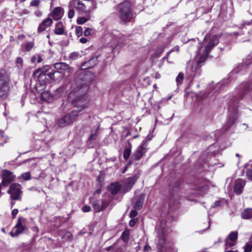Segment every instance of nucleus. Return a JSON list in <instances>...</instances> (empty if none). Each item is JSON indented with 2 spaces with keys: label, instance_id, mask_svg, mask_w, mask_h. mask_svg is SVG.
<instances>
[{
  "label": "nucleus",
  "instance_id": "36",
  "mask_svg": "<svg viewBox=\"0 0 252 252\" xmlns=\"http://www.w3.org/2000/svg\"><path fill=\"white\" fill-rule=\"evenodd\" d=\"M252 251V244L247 243L244 247V252H251Z\"/></svg>",
  "mask_w": 252,
  "mask_h": 252
},
{
  "label": "nucleus",
  "instance_id": "47",
  "mask_svg": "<svg viewBox=\"0 0 252 252\" xmlns=\"http://www.w3.org/2000/svg\"><path fill=\"white\" fill-rule=\"evenodd\" d=\"M136 221H137V220L136 219H131L129 221V224L130 226H133L135 224Z\"/></svg>",
  "mask_w": 252,
  "mask_h": 252
},
{
  "label": "nucleus",
  "instance_id": "37",
  "mask_svg": "<svg viewBox=\"0 0 252 252\" xmlns=\"http://www.w3.org/2000/svg\"><path fill=\"white\" fill-rule=\"evenodd\" d=\"M75 33H76V34L78 36H81L82 34V33H83V29H82V28L81 27H80V26L76 27V30H75Z\"/></svg>",
  "mask_w": 252,
  "mask_h": 252
},
{
  "label": "nucleus",
  "instance_id": "55",
  "mask_svg": "<svg viewBox=\"0 0 252 252\" xmlns=\"http://www.w3.org/2000/svg\"><path fill=\"white\" fill-rule=\"evenodd\" d=\"M35 15L39 17L41 15V12L40 11H36L34 12Z\"/></svg>",
  "mask_w": 252,
  "mask_h": 252
},
{
  "label": "nucleus",
  "instance_id": "63",
  "mask_svg": "<svg viewBox=\"0 0 252 252\" xmlns=\"http://www.w3.org/2000/svg\"><path fill=\"white\" fill-rule=\"evenodd\" d=\"M1 231H2L3 232L5 233V231L4 228H2L1 229Z\"/></svg>",
  "mask_w": 252,
  "mask_h": 252
},
{
  "label": "nucleus",
  "instance_id": "17",
  "mask_svg": "<svg viewBox=\"0 0 252 252\" xmlns=\"http://www.w3.org/2000/svg\"><path fill=\"white\" fill-rule=\"evenodd\" d=\"M41 98L48 102L52 101L53 100L52 95L48 91H44L41 93Z\"/></svg>",
  "mask_w": 252,
  "mask_h": 252
},
{
  "label": "nucleus",
  "instance_id": "7",
  "mask_svg": "<svg viewBox=\"0 0 252 252\" xmlns=\"http://www.w3.org/2000/svg\"><path fill=\"white\" fill-rule=\"evenodd\" d=\"M23 220H24V219L22 217H18L16 225L13 228L10 233V235L12 237H17L24 230L25 226L23 225Z\"/></svg>",
  "mask_w": 252,
  "mask_h": 252
},
{
  "label": "nucleus",
  "instance_id": "40",
  "mask_svg": "<svg viewBox=\"0 0 252 252\" xmlns=\"http://www.w3.org/2000/svg\"><path fill=\"white\" fill-rule=\"evenodd\" d=\"M75 14V11L73 8H70L68 12V17L70 19L72 18Z\"/></svg>",
  "mask_w": 252,
  "mask_h": 252
},
{
  "label": "nucleus",
  "instance_id": "6",
  "mask_svg": "<svg viewBox=\"0 0 252 252\" xmlns=\"http://www.w3.org/2000/svg\"><path fill=\"white\" fill-rule=\"evenodd\" d=\"M69 8H75L86 15H89L93 11L90 7L86 9V6L80 0H71L69 4Z\"/></svg>",
  "mask_w": 252,
  "mask_h": 252
},
{
  "label": "nucleus",
  "instance_id": "20",
  "mask_svg": "<svg viewBox=\"0 0 252 252\" xmlns=\"http://www.w3.org/2000/svg\"><path fill=\"white\" fill-rule=\"evenodd\" d=\"M144 198V195L143 194H141L137 201L134 204V207L135 209L140 210L142 208L143 204Z\"/></svg>",
  "mask_w": 252,
  "mask_h": 252
},
{
  "label": "nucleus",
  "instance_id": "8",
  "mask_svg": "<svg viewBox=\"0 0 252 252\" xmlns=\"http://www.w3.org/2000/svg\"><path fill=\"white\" fill-rule=\"evenodd\" d=\"M1 177L2 184L4 187L7 186L15 179V176L12 174V173L7 170H3Z\"/></svg>",
  "mask_w": 252,
  "mask_h": 252
},
{
  "label": "nucleus",
  "instance_id": "26",
  "mask_svg": "<svg viewBox=\"0 0 252 252\" xmlns=\"http://www.w3.org/2000/svg\"><path fill=\"white\" fill-rule=\"evenodd\" d=\"M43 61L42 58L39 55H35L32 58L31 61L32 63H35L36 62L37 63H40Z\"/></svg>",
  "mask_w": 252,
  "mask_h": 252
},
{
  "label": "nucleus",
  "instance_id": "39",
  "mask_svg": "<svg viewBox=\"0 0 252 252\" xmlns=\"http://www.w3.org/2000/svg\"><path fill=\"white\" fill-rule=\"evenodd\" d=\"M6 71L3 69H0V79L7 77Z\"/></svg>",
  "mask_w": 252,
  "mask_h": 252
},
{
  "label": "nucleus",
  "instance_id": "10",
  "mask_svg": "<svg viewBox=\"0 0 252 252\" xmlns=\"http://www.w3.org/2000/svg\"><path fill=\"white\" fill-rule=\"evenodd\" d=\"M98 63L97 57H93L89 61L83 63L81 66L82 70H86L94 66Z\"/></svg>",
  "mask_w": 252,
  "mask_h": 252
},
{
  "label": "nucleus",
  "instance_id": "49",
  "mask_svg": "<svg viewBox=\"0 0 252 252\" xmlns=\"http://www.w3.org/2000/svg\"><path fill=\"white\" fill-rule=\"evenodd\" d=\"M151 250V247L149 245H146L144 248V251L145 252H149Z\"/></svg>",
  "mask_w": 252,
  "mask_h": 252
},
{
  "label": "nucleus",
  "instance_id": "16",
  "mask_svg": "<svg viewBox=\"0 0 252 252\" xmlns=\"http://www.w3.org/2000/svg\"><path fill=\"white\" fill-rule=\"evenodd\" d=\"M64 27L62 22H58L55 27V33L58 35H62L64 32Z\"/></svg>",
  "mask_w": 252,
  "mask_h": 252
},
{
  "label": "nucleus",
  "instance_id": "4",
  "mask_svg": "<svg viewBox=\"0 0 252 252\" xmlns=\"http://www.w3.org/2000/svg\"><path fill=\"white\" fill-rule=\"evenodd\" d=\"M49 66H46L42 68L38 69L33 73L32 76L37 79H53L55 77L54 75L59 73V72H49Z\"/></svg>",
  "mask_w": 252,
  "mask_h": 252
},
{
  "label": "nucleus",
  "instance_id": "24",
  "mask_svg": "<svg viewBox=\"0 0 252 252\" xmlns=\"http://www.w3.org/2000/svg\"><path fill=\"white\" fill-rule=\"evenodd\" d=\"M238 233L237 231L231 232L227 237L226 240H230L231 241L235 242L238 239Z\"/></svg>",
  "mask_w": 252,
  "mask_h": 252
},
{
  "label": "nucleus",
  "instance_id": "56",
  "mask_svg": "<svg viewBox=\"0 0 252 252\" xmlns=\"http://www.w3.org/2000/svg\"><path fill=\"white\" fill-rule=\"evenodd\" d=\"M251 22H252V20H251V22H247V23H245V24H243L242 25V26L244 27V26L245 25H246V24H247V25H250V24H251Z\"/></svg>",
  "mask_w": 252,
  "mask_h": 252
},
{
  "label": "nucleus",
  "instance_id": "23",
  "mask_svg": "<svg viewBox=\"0 0 252 252\" xmlns=\"http://www.w3.org/2000/svg\"><path fill=\"white\" fill-rule=\"evenodd\" d=\"M34 46V43L33 41L26 42L22 45V47L25 49L27 52L30 51Z\"/></svg>",
  "mask_w": 252,
  "mask_h": 252
},
{
  "label": "nucleus",
  "instance_id": "18",
  "mask_svg": "<svg viewBox=\"0 0 252 252\" xmlns=\"http://www.w3.org/2000/svg\"><path fill=\"white\" fill-rule=\"evenodd\" d=\"M109 189L112 194H116L120 189V185L118 183H112L109 186Z\"/></svg>",
  "mask_w": 252,
  "mask_h": 252
},
{
  "label": "nucleus",
  "instance_id": "31",
  "mask_svg": "<svg viewBox=\"0 0 252 252\" xmlns=\"http://www.w3.org/2000/svg\"><path fill=\"white\" fill-rule=\"evenodd\" d=\"M225 244L226 246L225 249H227L229 248L234 246L235 245L236 242L234 241H231L230 240H225Z\"/></svg>",
  "mask_w": 252,
  "mask_h": 252
},
{
  "label": "nucleus",
  "instance_id": "59",
  "mask_svg": "<svg viewBox=\"0 0 252 252\" xmlns=\"http://www.w3.org/2000/svg\"><path fill=\"white\" fill-rule=\"evenodd\" d=\"M219 202H217L216 201L215 203V206H219Z\"/></svg>",
  "mask_w": 252,
  "mask_h": 252
},
{
  "label": "nucleus",
  "instance_id": "38",
  "mask_svg": "<svg viewBox=\"0 0 252 252\" xmlns=\"http://www.w3.org/2000/svg\"><path fill=\"white\" fill-rule=\"evenodd\" d=\"M147 142V140H144L142 141L141 145L139 146L138 149H141L142 151L145 152L146 151V147L145 146L146 143Z\"/></svg>",
  "mask_w": 252,
  "mask_h": 252
},
{
  "label": "nucleus",
  "instance_id": "3",
  "mask_svg": "<svg viewBox=\"0 0 252 252\" xmlns=\"http://www.w3.org/2000/svg\"><path fill=\"white\" fill-rule=\"evenodd\" d=\"M118 14L121 21L125 23L129 22L133 18V14L131 3L128 1H125L116 6Z\"/></svg>",
  "mask_w": 252,
  "mask_h": 252
},
{
  "label": "nucleus",
  "instance_id": "45",
  "mask_svg": "<svg viewBox=\"0 0 252 252\" xmlns=\"http://www.w3.org/2000/svg\"><path fill=\"white\" fill-rule=\"evenodd\" d=\"M91 210V207L89 206L85 205L83 206L82 208V210L84 212H89Z\"/></svg>",
  "mask_w": 252,
  "mask_h": 252
},
{
  "label": "nucleus",
  "instance_id": "25",
  "mask_svg": "<svg viewBox=\"0 0 252 252\" xmlns=\"http://www.w3.org/2000/svg\"><path fill=\"white\" fill-rule=\"evenodd\" d=\"M87 15L88 16V17H82L78 18L77 23L79 25H82L89 21L90 20V14Z\"/></svg>",
  "mask_w": 252,
  "mask_h": 252
},
{
  "label": "nucleus",
  "instance_id": "27",
  "mask_svg": "<svg viewBox=\"0 0 252 252\" xmlns=\"http://www.w3.org/2000/svg\"><path fill=\"white\" fill-rule=\"evenodd\" d=\"M93 208L96 212H100L103 209L102 207H100L97 201H95L93 202Z\"/></svg>",
  "mask_w": 252,
  "mask_h": 252
},
{
  "label": "nucleus",
  "instance_id": "33",
  "mask_svg": "<svg viewBox=\"0 0 252 252\" xmlns=\"http://www.w3.org/2000/svg\"><path fill=\"white\" fill-rule=\"evenodd\" d=\"M144 152L142 151L141 149H137L135 153V158L137 159H140L143 155Z\"/></svg>",
  "mask_w": 252,
  "mask_h": 252
},
{
  "label": "nucleus",
  "instance_id": "43",
  "mask_svg": "<svg viewBox=\"0 0 252 252\" xmlns=\"http://www.w3.org/2000/svg\"><path fill=\"white\" fill-rule=\"evenodd\" d=\"M92 29L90 28H87L84 31V35L85 36H88L92 34Z\"/></svg>",
  "mask_w": 252,
  "mask_h": 252
},
{
  "label": "nucleus",
  "instance_id": "29",
  "mask_svg": "<svg viewBox=\"0 0 252 252\" xmlns=\"http://www.w3.org/2000/svg\"><path fill=\"white\" fill-rule=\"evenodd\" d=\"M129 232L128 231H125L123 232L122 235V240L125 242L127 241L129 239Z\"/></svg>",
  "mask_w": 252,
  "mask_h": 252
},
{
  "label": "nucleus",
  "instance_id": "64",
  "mask_svg": "<svg viewBox=\"0 0 252 252\" xmlns=\"http://www.w3.org/2000/svg\"><path fill=\"white\" fill-rule=\"evenodd\" d=\"M138 137V135H136L135 136H134V138H137Z\"/></svg>",
  "mask_w": 252,
  "mask_h": 252
},
{
  "label": "nucleus",
  "instance_id": "2",
  "mask_svg": "<svg viewBox=\"0 0 252 252\" xmlns=\"http://www.w3.org/2000/svg\"><path fill=\"white\" fill-rule=\"evenodd\" d=\"M219 43V39L217 36H211V35H206L204 39L203 43L202 46L199 49L198 55L197 57L198 59L197 63H195L193 67L191 68L192 72H189L190 69H188L189 74H190V77H196V74H198L199 69L198 66L199 64L203 63L207 57L209 53L212 48Z\"/></svg>",
  "mask_w": 252,
  "mask_h": 252
},
{
  "label": "nucleus",
  "instance_id": "48",
  "mask_svg": "<svg viewBox=\"0 0 252 252\" xmlns=\"http://www.w3.org/2000/svg\"><path fill=\"white\" fill-rule=\"evenodd\" d=\"M177 51V52H179V47L178 46H176L175 47L174 49H171V50H170L168 53H167V56H169V55L170 54V53H171V52H173V51Z\"/></svg>",
  "mask_w": 252,
  "mask_h": 252
},
{
  "label": "nucleus",
  "instance_id": "60",
  "mask_svg": "<svg viewBox=\"0 0 252 252\" xmlns=\"http://www.w3.org/2000/svg\"><path fill=\"white\" fill-rule=\"evenodd\" d=\"M195 41V39H189L187 41V42H189V41Z\"/></svg>",
  "mask_w": 252,
  "mask_h": 252
},
{
  "label": "nucleus",
  "instance_id": "42",
  "mask_svg": "<svg viewBox=\"0 0 252 252\" xmlns=\"http://www.w3.org/2000/svg\"><path fill=\"white\" fill-rule=\"evenodd\" d=\"M246 175L248 179L251 181H252V169L248 170L246 173Z\"/></svg>",
  "mask_w": 252,
  "mask_h": 252
},
{
  "label": "nucleus",
  "instance_id": "15",
  "mask_svg": "<svg viewBox=\"0 0 252 252\" xmlns=\"http://www.w3.org/2000/svg\"><path fill=\"white\" fill-rule=\"evenodd\" d=\"M243 68V64H238L236 65L233 69L229 74V78H233L235 77V75L242 71Z\"/></svg>",
  "mask_w": 252,
  "mask_h": 252
},
{
  "label": "nucleus",
  "instance_id": "62",
  "mask_svg": "<svg viewBox=\"0 0 252 252\" xmlns=\"http://www.w3.org/2000/svg\"><path fill=\"white\" fill-rule=\"evenodd\" d=\"M127 169V167H126L124 170L123 171V173H125Z\"/></svg>",
  "mask_w": 252,
  "mask_h": 252
},
{
  "label": "nucleus",
  "instance_id": "54",
  "mask_svg": "<svg viewBox=\"0 0 252 252\" xmlns=\"http://www.w3.org/2000/svg\"><path fill=\"white\" fill-rule=\"evenodd\" d=\"M6 103H4V108H5V112L3 113V115L5 116V117H7V115H8V114L6 112Z\"/></svg>",
  "mask_w": 252,
  "mask_h": 252
},
{
  "label": "nucleus",
  "instance_id": "11",
  "mask_svg": "<svg viewBox=\"0 0 252 252\" xmlns=\"http://www.w3.org/2000/svg\"><path fill=\"white\" fill-rule=\"evenodd\" d=\"M63 14V9L61 7H57L53 10L51 16L55 20H59L62 18Z\"/></svg>",
  "mask_w": 252,
  "mask_h": 252
},
{
  "label": "nucleus",
  "instance_id": "52",
  "mask_svg": "<svg viewBox=\"0 0 252 252\" xmlns=\"http://www.w3.org/2000/svg\"><path fill=\"white\" fill-rule=\"evenodd\" d=\"M47 28L44 27V26H42V30H39V26H38V30H37V31H38V32L39 33H40L42 32H43L45 30V29H46Z\"/></svg>",
  "mask_w": 252,
  "mask_h": 252
},
{
  "label": "nucleus",
  "instance_id": "30",
  "mask_svg": "<svg viewBox=\"0 0 252 252\" xmlns=\"http://www.w3.org/2000/svg\"><path fill=\"white\" fill-rule=\"evenodd\" d=\"M22 178L24 179L25 180H29L31 179V175L30 172H27L22 173L20 176Z\"/></svg>",
  "mask_w": 252,
  "mask_h": 252
},
{
  "label": "nucleus",
  "instance_id": "61",
  "mask_svg": "<svg viewBox=\"0 0 252 252\" xmlns=\"http://www.w3.org/2000/svg\"><path fill=\"white\" fill-rule=\"evenodd\" d=\"M156 75H157V76H156V78H159V77H160V74H159L156 73Z\"/></svg>",
  "mask_w": 252,
  "mask_h": 252
},
{
  "label": "nucleus",
  "instance_id": "28",
  "mask_svg": "<svg viewBox=\"0 0 252 252\" xmlns=\"http://www.w3.org/2000/svg\"><path fill=\"white\" fill-rule=\"evenodd\" d=\"M15 63L16 66L18 68H22L23 65V60L21 57H17Z\"/></svg>",
  "mask_w": 252,
  "mask_h": 252
},
{
  "label": "nucleus",
  "instance_id": "19",
  "mask_svg": "<svg viewBox=\"0 0 252 252\" xmlns=\"http://www.w3.org/2000/svg\"><path fill=\"white\" fill-rule=\"evenodd\" d=\"M245 185L244 182H240L237 183L234 188V191L238 194H240L242 192V189Z\"/></svg>",
  "mask_w": 252,
  "mask_h": 252
},
{
  "label": "nucleus",
  "instance_id": "9",
  "mask_svg": "<svg viewBox=\"0 0 252 252\" xmlns=\"http://www.w3.org/2000/svg\"><path fill=\"white\" fill-rule=\"evenodd\" d=\"M112 38V41L111 44L112 47L115 46V48H116L118 45L123 44L125 39L124 36L122 35L117 31H116L115 33L113 34Z\"/></svg>",
  "mask_w": 252,
  "mask_h": 252
},
{
  "label": "nucleus",
  "instance_id": "58",
  "mask_svg": "<svg viewBox=\"0 0 252 252\" xmlns=\"http://www.w3.org/2000/svg\"><path fill=\"white\" fill-rule=\"evenodd\" d=\"M3 134H4V132L3 131H0V134L1 135V136L3 137L4 136L3 135Z\"/></svg>",
  "mask_w": 252,
  "mask_h": 252
},
{
  "label": "nucleus",
  "instance_id": "14",
  "mask_svg": "<svg viewBox=\"0 0 252 252\" xmlns=\"http://www.w3.org/2000/svg\"><path fill=\"white\" fill-rule=\"evenodd\" d=\"M136 179L134 177H130L127 178L125 182V188L126 189V191H128L131 189L133 185L135 184Z\"/></svg>",
  "mask_w": 252,
  "mask_h": 252
},
{
  "label": "nucleus",
  "instance_id": "12",
  "mask_svg": "<svg viewBox=\"0 0 252 252\" xmlns=\"http://www.w3.org/2000/svg\"><path fill=\"white\" fill-rule=\"evenodd\" d=\"M31 81H32L31 80ZM31 83L34 84V88L37 91H42L45 87V80H32Z\"/></svg>",
  "mask_w": 252,
  "mask_h": 252
},
{
  "label": "nucleus",
  "instance_id": "22",
  "mask_svg": "<svg viewBox=\"0 0 252 252\" xmlns=\"http://www.w3.org/2000/svg\"><path fill=\"white\" fill-rule=\"evenodd\" d=\"M52 19L51 18H48L42 21L39 25V30H42V26H44L46 28L50 27L52 24Z\"/></svg>",
  "mask_w": 252,
  "mask_h": 252
},
{
  "label": "nucleus",
  "instance_id": "34",
  "mask_svg": "<svg viewBox=\"0 0 252 252\" xmlns=\"http://www.w3.org/2000/svg\"><path fill=\"white\" fill-rule=\"evenodd\" d=\"M130 153H131V149L128 148H126L125 150L124 153V158L127 159L129 157V156L130 155Z\"/></svg>",
  "mask_w": 252,
  "mask_h": 252
},
{
  "label": "nucleus",
  "instance_id": "13",
  "mask_svg": "<svg viewBox=\"0 0 252 252\" xmlns=\"http://www.w3.org/2000/svg\"><path fill=\"white\" fill-rule=\"evenodd\" d=\"M54 67L57 70H63L70 72L71 71L70 67L65 63H57L54 64Z\"/></svg>",
  "mask_w": 252,
  "mask_h": 252
},
{
  "label": "nucleus",
  "instance_id": "53",
  "mask_svg": "<svg viewBox=\"0 0 252 252\" xmlns=\"http://www.w3.org/2000/svg\"><path fill=\"white\" fill-rule=\"evenodd\" d=\"M163 48L160 47L158 50H157V54H160V53H161L163 52Z\"/></svg>",
  "mask_w": 252,
  "mask_h": 252
},
{
  "label": "nucleus",
  "instance_id": "21",
  "mask_svg": "<svg viewBox=\"0 0 252 252\" xmlns=\"http://www.w3.org/2000/svg\"><path fill=\"white\" fill-rule=\"evenodd\" d=\"M244 219H250L252 218V209L247 208L245 209L241 215Z\"/></svg>",
  "mask_w": 252,
  "mask_h": 252
},
{
  "label": "nucleus",
  "instance_id": "35",
  "mask_svg": "<svg viewBox=\"0 0 252 252\" xmlns=\"http://www.w3.org/2000/svg\"><path fill=\"white\" fill-rule=\"evenodd\" d=\"M80 57V55L78 52H73L69 55V58L73 60H76Z\"/></svg>",
  "mask_w": 252,
  "mask_h": 252
},
{
  "label": "nucleus",
  "instance_id": "46",
  "mask_svg": "<svg viewBox=\"0 0 252 252\" xmlns=\"http://www.w3.org/2000/svg\"><path fill=\"white\" fill-rule=\"evenodd\" d=\"M18 210L17 209H14L12 211L11 215L13 218H15L16 216L18 214Z\"/></svg>",
  "mask_w": 252,
  "mask_h": 252
},
{
  "label": "nucleus",
  "instance_id": "32",
  "mask_svg": "<svg viewBox=\"0 0 252 252\" xmlns=\"http://www.w3.org/2000/svg\"><path fill=\"white\" fill-rule=\"evenodd\" d=\"M98 128H96L94 131L91 134L90 136L89 140L93 141L96 139L97 134H98Z\"/></svg>",
  "mask_w": 252,
  "mask_h": 252
},
{
  "label": "nucleus",
  "instance_id": "44",
  "mask_svg": "<svg viewBox=\"0 0 252 252\" xmlns=\"http://www.w3.org/2000/svg\"><path fill=\"white\" fill-rule=\"evenodd\" d=\"M138 214V212L135 210H132L131 211V212L130 213V217L131 218H133L134 217H135V216H136Z\"/></svg>",
  "mask_w": 252,
  "mask_h": 252
},
{
  "label": "nucleus",
  "instance_id": "51",
  "mask_svg": "<svg viewBox=\"0 0 252 252\" xmlns=\"http://www.w3.org/2000/svg\"><path fill=\"white\" fill-rule=\"evenodd\" d=\"M184 77V73L182 72H180L179 73V74L178 75V76L176 79H183Z\"/></svg>",
  "mask_w": 252,
  "mask_h": 252
},
{
  "label": "nucleus",
  "instance_id": "50",
  "mask_svg": "<svg viewBox=\"0 0 252 252\" xmlns=\"http://www.w3.org/2000/svg\"><path fill=\"white\" fill-rule=\"evenodd\" d=\"M80 41L82 43H86L88 41V39L85 37H81L80 39Z\"/></svg>",
  "mask_w": 252,
  "mask_h": 252
},
{
  "label": "nucleus",
  "instance_id": "41",
  "mask_svg": "<svg viewBox=\"0 0 252 252\" xmlns=\"http://www.w3.org/2000/svg\"><path fill=\"white\" fill-rule=\"evenodd\" d=\"M40 2V0H33L30 3L31 6H37Z\"/></svg>",
  "mask_w": 252,
  "mask_h": 252
},
{
  "label": "nucleus",
  "instance_id": "5",
  "mask_svg": "<svg viewBox=\"0 0 252 252\" xmlns=\"http://www.w3.org/2000/svg\"><path fill=\"white\" fill-rule=\"evenodd\" d=\"M7 193L10 194V199L13 200L21 199L22 193L21 185L18 183H12L7 190Z\"/></svg>",
  "mask_w": 252,
  "mask_h": 252
},
{
  "label": "nucleus",
  "instance_id": "1",
  "mask_svg": "<svg viewBox=\"0 0 252 252\" xmlns=\"http://www.w3.org/2000/svg\"><path fill=\"white\" fill-rule=\"evenodd\" d=\"M88 89L87 85H83L75 88L69 94V98L72 100L75 107L79 110H73L60 119L57 124L59 127H64L72 124L79 116V112L88 107L90 98L86 95Z\"/></svg>",
  "mask_w": 252,
  "mask_h": 252
},
{
  "label": "nucleus",
  "instance_id": "57",
  "mask_svg": "<svg viewBox=\"0 0 252 252\" xmlns=\"http://www.w3.org/2000/svg\"><path fill=\"white\" fill-rule=\"evenodd\" d=\"M44 174V173L43 172H42L40 175H39V177L38 178H37V179H39V178H42L43 177V175Z\"/></svg>",
  "mask_w": 252,
  "mask_h": 252
}]
</instances>
